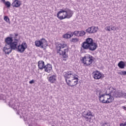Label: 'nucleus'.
Masks as SVG:
<instances>
[{
  "label": "nucleus",
  "instance_id": "21",
  "mask_svg": "<svg viewBox=\"0 0 126 126\" xmlns=\"http://www.w3.org/2000/svg\"><path fill=\"white\" fill-rule=\"evenodd\" d=\"M20 4H21L20 1L18 0H15L12 3V6L13 7H19V6H20Z\"/></svg>",
  "mask_w": 126,
  "mask_h": 126
},
{
  "label": "nucleus",
  "instance_id": "16",
  "mask_svg": "<svg viewBox=\"0 0 126 126\" xmlns=\"http://www.w3.org/2000/svg\"><path fill=\"white\" fill-rule=\"evenodd\" d=\"M4 42L5 45L9 46L13 42V38L12 37L8 36L5 39Z\"/></svg>",
  "mask_w": 126,
  "mask_h": 126
},
{
  "label": "nucleus",
  "instance_id": "36",
  "mask_svg": "<svg viewBox=\"0 0 126 126\" xmlns=\"http://www.w3.org/2000/svg\"><path fill=\"white\" fill-rule=\"evenodd\" d=\"M77 41V39H76V38H72V42H74V41Z\"/></svg>",
  "mask_w": 126,
  "mask_h": 126
},
{
  "label": "nucleus",
  "instance_id": "11",
  "mask_svg": "<svg viewBox=\"0 0 126 126\" xmlns=\"http://www.w3.org/2000/svg\"><path fill=\"white\" fill-rule=\"evenodd\" d=\"M93 76L94 79H102L104 78V75H102L99 71L93 72Z\"/></svg>",
  "mask_w": 126,
  "mask_h": 126
},
{
  "label": "nucleus",
  "instance_id": "35",
  "mask_svg": "<svg viewBox=\"0 0 126 126\" xmlns=\"http://www.w3.org/2000/svg\"><path fill=\"white\" fill-rule=\"evenodd\" d=\"M30 84H32V83H34V80H32L29 82Z\"/></svg>",
  "mask_w": 126,
  "mask_h": 126
},
{
  "label": "nucleus",
  "instance_id": "19",
  "mask_svg": "<svg viewBox=\"0 0 126 126\" xmlns=\"http://www.w3.org/2000/svg\"><path fill=\"white\" fill-rule=\"evenodd\" d=\"M45 62L43 61H39L38 62V68L41 70H43V69L45 67Z\"/></svg>",
  "mask_w": 126,
  "mask_h": 126
},
{
  "label": "nucleus",
  "instance_id": "41",
  "mask_svg": "<svg viewBox=\"0 0 126 126\" xmlns=\"http://www.w3.org/2000/svg\"><path fill=\"white\" fill-rule=\"evenodd\" d=\"M17 114L18 115H19V112L18 111L17 113Z\"/></svg>",
  "mask_w": 126,
  "mask_h": 126
},
{
  "label": "nucleus",
  "instance_id": "7",
  "mask_svg": "<svg viewBox=\"0 0 126 126\" xmlns=\"http://www.w3.org/2000/svg\"><path fill=\"white\" fill-rule=\"evenodd\" d=\"M73 35H74V36L79 37V31H75L73 32H69L66 34L63 35V38H65V39H69L71 38V37H73Z\"/></svg>",
  "mask_w": 126,
  "mask_h": 126
},
{
  "label": "nucleus",
  "instance_id": "10",
  "mask_svg": "<svg viewBox=\"0 0 126 126\" xmlns=\"http://www.w3.org/2000/svg\"><path fill=\"white\" fill-rule=\"evenodd\" d=\"M27 47H28L27 43L24 41L22 42L21 45H19L18 46V51L20 53H24V51H25L26 49H27Z\"/></svg>",
  "mask_w": 126,
  "mask_h": 126
},
{
  "label": "nucleus",
  "instance_id": "32",
  "mask_svg": "<svg viewBox=\"0 0 126 126\" xmlns=\"http://www.w3.org/2000/svg\"><path fill=\"white\" fill-rule=\"evenodd\" d=\"M111 31H115L117 30V27L113 26L112 28H110Z\"/></svg>",
  "mask_w": 126,
  "mask_h": 126
},
{
  "label": "nucleus",
  "instance_id": "8",
  "mask_svg": "<svg viewBox=\"0 0 126 126\" xmlns=\"http://www.w3.org/2000/svg\"><path fill=\"white\" fill-rule=\"evenodd\" d=\"M65 81L68 86L73 87V86L77 85V83H78V78L77 77Z\"/></svg>",
  "mask_w": 126,
  "mask_h": 126
},
{
  "label": "nucleus",
  "instance_id": "3",
  "mask_svg": "<svg viewBox=\"0 0 126 126\" xmlns=\"http://www.w3.org/2000/svg\"><path fill=\"white\" fill-rule=\"evenodd\" d=\"M67 47V44L65 43H60L56 47L57 54L60 56H62L63 58H68V56L66 53H68V49L65 48Z\"/></svg>",
  "mask_w": 126,
  "mask_h": 126
},
{
  "label": "nucleus",
  "instance_id": "13",
  "mask_svg": "<svg viewBox=\"0 0 126 126\" xmlns=\"http://www.w3.org/2000/svg\"><path fill=\"white\" fill-rule=\"evenodd\" d=\"M17 45H18V39H15L14 41L11 42L9 47L12 50H16V49H17Z\"/></svg>",
  "mask_w": 126,
  "mask_h": 126
},
{
  "label": "nucleus",
  "instance_id": "9",
  "mask_svg": "<svg viewBox=\"0 0 126 126\" xmlns=\"http://www.w3.org/2000/svg\"><path fill=\"white\" fill-rule=\"evenodd\" d=\"M83 116L85 118L86 121L90 123L91 119L93 118L92 112L90 110H87L83 113Z\"/></svg>",
  "mask_w": 126,
  "mask_h": 126
},
{
  "label": "nucleus",
  "instance_id": "40",
  "mask_svg": "<svg viewBox=\"0 0 126 126\" xmlns=\"http://www.w3.org/2000/svg\"><path fill=\"white\" fill-rule=\"evenodd\" d=\"M10 36H13V35L12 34H10Z\"/></svg>",
  "mask_w": 126,
  "mask_h": 126
},
{
  "label": "nucleus",
  "instance_id": "14",
  "mask_svg": "<svg viewBox=\"0 0 126 126\" xmlns=\"http://www.w3.org/2000/svg\"><path fill=\"white\" fill-rule=\"evenodd\" d=\"M48 81L50 83H56L57 82V74H53L48 78Z\"/></svg>",
  "mask_w": 126,
  "mask_h": 126
},
{
  "label": "nucleus",
  "instance_id": "25",
  "mask_svg": "<svg viewBox=\"0 0 126 126\" xmlns=\"http://www.w3.org/2000/svg\"><path fill=\"white\" fill-rule=\"evenodd\" d=\"M86 34V32L84 31H79V37H82Z\"/></svg>",
  "mask_w": 126,
  "mask_h": 126
},
{
  "label": "nucleus",
  "instance_id": "4",
  "mask_svg": "<svg viewBox=\"0 0 126 126\" xmlns=\"http://www.w3.org/2000/svg\"><path fill=\"white\" fill-rule=\"evenodd\" d=\"M81 62L85 66H92V63L94 62V57L91 55L86 54L81 59Z\"/></svg>",
  "mask_w": 126,
  "mask_h": 126
},
{
  "label": "nucleus",
  "instance_id": "18",
  "mask_svg": "<svg viewBox=\"0 0 126 126\" xmlns=\"http://www.w3.org/2000/svg\"><path fill=\"white\" fill-rule=\"evenodd\" d=\"M113 89L114 90L110 93L111 96H112V94L113 93L112 95L113 96V97H115L116 98H120V97H122V93L116 92V90H115V89L113 88Z\"/></svg>",
  "mask_w": 126,
  "mask_h": 126
},
{
  "label": "nucleus",
  "instance_id": "29",
  "mask_svg": "<svg viewBox=\"0 0 126 126\" xmlns=\"http://www.w3.org/2000/svg\"><path fill=\"white\" fill-rule=\"evenodd\" d=\"M119 74H120V75H126V71H122L121 72H119Z\"/></svg>",
  "mask_w": 126,
  "mask_h": 126
},
{
  "label": "nucleus",
  "instance_id": "15",
  "mask_svg": "<svg viewBox=\"0 0 126 126\" xmlns=\"http://www.w3.org/2000/svg\"><path fill=\"white\" fill-rule=\"evenodd\" d=\"M44 69L45 72H48V73H50V72L52 71V70H53V66L52 65V64L48 63L45 65Z\"/></svg>",
  "mask_w": 126,
  "mask_h": 126
},
{
  "label": "nucleus",
  "instance_id": "30",
  "mask_svg": "<svg viewBox=\"0 0 126 126\" xmlns=\"http://www.w3.org/2000/svg\"><path fill=\"white\" fill-rule=\"evenodd\" d=\"M105 30H106V31H108L109 32H110V31H111V26H107L106 28H105Z\"/></svg>",
  "mask_w": 126,
  "mask_h": 126
},
{
  "label": "nucleus",
  "instance_id": "20",
  "mask_svg": "<svg viewBox=\"0 0 126 126\" xmlns=\"http://www.w3.org/2000/svg\"><path fill=\"white\" fill-rule=\"evenodd\" d=\"M9 106H10V107H12L14 110H16V111H18V109H19V103H18L12 104V103H11V101H10Z\"/></svg>",
  "mask_w": 126,
  "mask_h": 126
},
{
  "label": "nucleus",
  "instance_id": "31",
  "mask_svg": "<svg viewBox=\"0 0 126 126\" xmlns=\"http://www.w3.org/2000/svg\"><path fill=\"white\" fill-rule=\"evenodd\" d=\"M5 96L3 95V94L0 95V100H5Z\"/></svg>",
  "mask_w": 126,
  "mask_h": 126
},
{
  "label": "nucleus",
  "instance_id": "12",
  "mask_svg": "<svg viewBox=\"0 0 126 126\" xmlns=\"http://www.w3.org/2000/svg\"><path fill=\"white\" fill-rule=\"evenodd\" d=\"M98 31V27H96L95 26H93L90 28H88L86 32L87 33H89V34H92L93 33H96Z\"/></svg>",
  "mask_w": 126,
  "mask_h": 126
},
{
  "label": "nucleus",
  "instance_id": "2",
  "mask_svg": "<svg viewBox=\"0 0 126 126\" xmlns=\"http://www.w3.org/2000/svg\"><path fill=\"white\" fill-rule=\"evenodd\" d=\"M72 15H73V12L69 9L61 10L57 13V17L60 19V20L65 19V18L69 19V18L72 17Z\"/></svg>",
  "mask_w": 126,
  "mask_h": 126
},
{
  "label": "nucleus",
  "instance_id": "5",
  "mask_svg": "<svg viewBox=\"0 0 126 126\" xmlns=\"http://www.w3.org/2000/svg\"><path fill=\"white\" fill-rule=\"evenodd\" d=\"M115 90L114 89L113 87H110L108 90H107V92L105 93L106 96H107V100H105V99H103L101 102L103 104H109V103H112L113 101H114V97L112 96V94H111V93L113 92Z\"/></svg>",
  "mask_w": 126,
  "mask_h": 126
},
{
  "label": "nucleus",
  "instance_id": "39",
  "mask_svg": "<svg viewBox=\"0 0 126 126\" xmlns=\"http://www.w3.org/2000/svg\"><path fill=\"white\" fill-rule=\"evenodd\" d=\"M2 1H3V2H5V0H2Z\"/></svg>",
  "mask_w": 126,
  "mask_h": 126
},
{
  "label": "nucleus",
  "instance_id": "28",
  "mask_svg": "<svg viewBox=\"0 0 126 126\" xmlns=\"http://www.w3.org/2000/svg\"><path fill=\"white\" fill-rule=\"evenodd\" d=\"M101 126H111L110 125V123H109L107 122H105L103 123H102Z\"/></svg>",
  "mask_w": 126,
  "mask_h": 126
},
{
  "label": "nucleus",
  "instance_id": "34",
  "mask_svg": "<svg viewBox=\"0 0 126 126\" xmlns=\"http://www.w3.org/2000/svg\"><path fill=\"white\" fill-rule=\"evenodd\" d=\"M121 97H124V98H125L126 99V93H122Z\"/></svg>",
  "mask_w": 126,
  "mask_h": 126
},
{
  "label": "nucleus",
  "instance_id": "38",
  "mask_svg": "<svg viewBox=\"0 0 126 126\" xmlns=\"http://www.w3.org/2000/svg\"><path fill=\"white\" fill-rule=\"evenodd\" d=\"M14 34L15 37H17V36H18V33H14Z\"/></svg>",
  "mask_w": 126,
  "mask_h": 126
},
{
  "label": "nucleus",
  "instance_id": "33",
  "mask_svg": "<svg viewBox=\"0 0 126 126\" xmlns=\"http://www.w3.org/2000/svg\"><path fill=\"white\" fill-rule=\"evenodd\" d=\"M105 94H101V95H99L98 97H99V101H101V98H102V97H103L104 98H105Z\"/></svg>",
  "mask_w": 126,
  "mask_h": 126
},
{
  "label": "nucleus",
  "instance_id": "6",
  "mask_svg": "<svg viewBox=\"0 0 126 126\" xmlns=\"http://www.w3.org/2000/svg\"><path fill=\"white\" fill-rule=\"evenodd\" d=\"M63 76L64 77L65 81H66V80L75 78L77 76L76 74H74L73 72L67 71V72H65L64 73Z\"/></svg>",
  "mask_w": 126,
  "mask_h": 126
},
{
  "label": "nucleus",
  "instance_id": "37",
  "mask_svg": "<svg viewBox=\"0 0 126 126\" xmlns=\"http://www.w3.org/2000/svg\"><path fill=\"white\" fill-rule=\"evenodd\" d=\"M122 108L125 110V111H126V107L125 106H122Z\"/></svg>",
  "mask_w": 126,
  "mask_h": 126
},
{
  "label": "nucleus",
  "instance_id": "17",
  "mask_svg": "<svg viewBox=\"0 0 126 126\" xmlns=\"http://www.w3.org/2000/svg\"><path fill=\"white\" fill-rule=\"evenodd\" d=\"M3 51L6 55H9V54L12 52V50L10 49L8 45H5L3 48Z\"/></svg>",
  "mask_w": 126,
  "mask_h": 126
},
{
  "label": "nucleus",
  "instance_id": "26",
  "mask_svg": "<svg viewBox=\"0 0 126 126\" xmlns=\"http://www.w3.org/2000/svg\"><path fill=\"white\" fill-rule=\"evenodd\" d=\"M4 2V4L5 5H6V6L8 8H9L10 7V5H11V3H10V2L8 1H7L6 2Z\"/></svg>",
  "mask_w": 126,
  "mask_h": 126
},
{
  "label": "nucleus",
  "instance_id": "22",
  "mask_svg": "<svg viewBox=\"0 0 126 126\" xmlns=\"http://www.w3.org/2000/svg\"><path fill=\"white\" fill-rule=\"evenodd\" d=\"M43 44V40H42V39H41L40 40H36L35 41V45L36 47H40L42 49H43V45L42 44Z\"/></svg>",
  "mask_w": 126,
  "mask_h": 126
},
{
  "label": "nucleus",
  "instance_id": "1",
  "mask_svg": "<svg viewBox=\"0 0 126 126\" xmlns=\"http://www.w3.org/2000/svg\"><path fill=\"white\" fill-rule=\"evenodd\" d=\"M97 47L98 44L96 42H94L91 38H87L86 41L82 44V48L83 50H87L91 52L95 51Z\"/></svg>",
  "mask_w": 126,
  "mask_h": 126
},
{
  "label": "nucleus",
  "instance_id": "27",
  "mask_svg": "<svg viewBox=\"0 0 126 126\" xmlns=\"http://www.w3.org/2000/svg\"><path fill=\"white\" fill-rule=\"evenodd\" d=\"M4 20L6 21L7 23H10V22L9 21V18L7 16H5L4 17Z\"/></svg>",
  "mask_w": 126,
  "mask_h": 126
},
{
  "label": "nucleus",
  "instance_id": "23",
  "mask_svg": "<svg viewBox=\"0 0 126 126\" xmlns=\"http://www.w3.org/2000/svg\"><path fill=\"white\" fill-rule=\"evenodd\" d=\"M118 66L120 68H125V66H126V64L123 61H120L118 64Z\"/></svg>",
  "mask_w": 126,
  "mask_h": 126
},
{
  "label": "nucleus",
  "instance_id": "24",
  "mask_svg": "<svg viewBox=\"0 0 126 126\" xmlns=\"http://www.w3.org/2000/svg\"><path fill=\"white\" fill-rule=\"evenodd\" d=\"M41 41H42V46H43V48L44 47L48 46V42L45 38H41Z\"/></svg>",
  "mask_w": 126,
  "mask_h": 126
}]
</instances>
